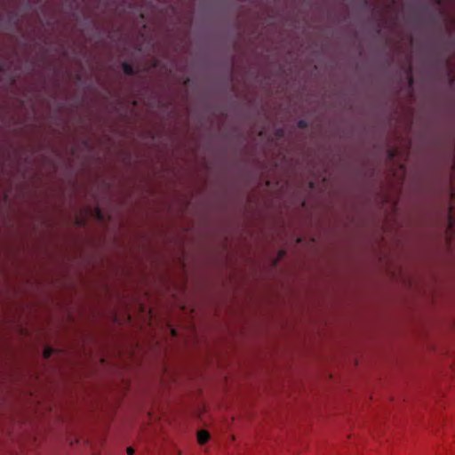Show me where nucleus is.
<instances>
[{
	"label": "nucleus",
	"instance_id": "obj_1",
	"mask_svg": "<svg viewBox=\"0 0 455 455\" xmlns=\"http://www.w3.org/2000/svg\"><path fill=\"white\" fill-rule=\"evenodd\" d=\"M196 438L198 443L203 445L209 441L210 434L208 431L203 429L197 432Z\"/></svg>",
	"mask_w": 455,
	"mask_h": 455
},
{
	"label": "nucleus",
	"instance_id": "obj_2",
	"mask_svg": "<svg viewBox=\"0 0 455 455\" xmlns=\"http://www.w3.org/2000/svg\"><path fill=\"white\" fill-rule=\"evenodd\" d=\"M51 353H52V351H51L50 348H45L44 351V356L45 358H47V357H49L51 355Z\"/></svg>",
	"mask_w": 455,
	"mask_h": 455
},
{
	"label": "nucleus",
	"instance_id": "obj_3",
	"mask_svg": "<svg viewBox=\"0 0 455 455\" xmlns=\"http://www.w3.org/2000/svg\"><path fill=\"white\" fill-rule=\"evenodd\" d=\"M124 72L127 73V74H130L132 72L131 67L129 65H127V64L124 65Z\"/></svg>",
	"mask_w": 455,
	"mask_h": 455
},
{
	"label": "nucleus",
	"instance_id": "obj_4",
	"mask_svg": "<svg viewBox=\"0 0 455 455\" xmlns=\"http://www.w3.org/2000/svg\"><path fill=\"white\" fill-rule=\"evenodd\" d=\"M133 452H134V451H133V449H132V447L127 448V453H128L129 455H132V454H133Z\"/></svg>",
	"mask_w": 455,
	"mask_h": 455
},
{
	"label": "nucleus",
	"instance_id": "obj_5",
	"mask_svg": "<svg viewBox=\"0 0 455 455\" xmlns=\"http://www.w3.org/2000/svg\"><path fill=\"white\" fill-rule=\"evenodd\" d=\"M454 207H455V206H451V207L450 208V219H451L452 211H453V208H454Z\"/></svg>",
	"mask_w": 455,
	"mask_h": 455
},
{
	"label": "nucleus",
	"instance_id": "obj_6",
	"mask_svg": "<svg viewBox=\"0 0 455 455\" xmlns=\"http://www.w3.org/2000/svg\"><path fill=\"white\" fill-rule=\"evenodd\" d=\"M451 196H452V198L454 199V198H455V193H452V194H451Z\"/></svg>",
	"mask_w": 455,
	"mask_h": 455
}]
</instances>
